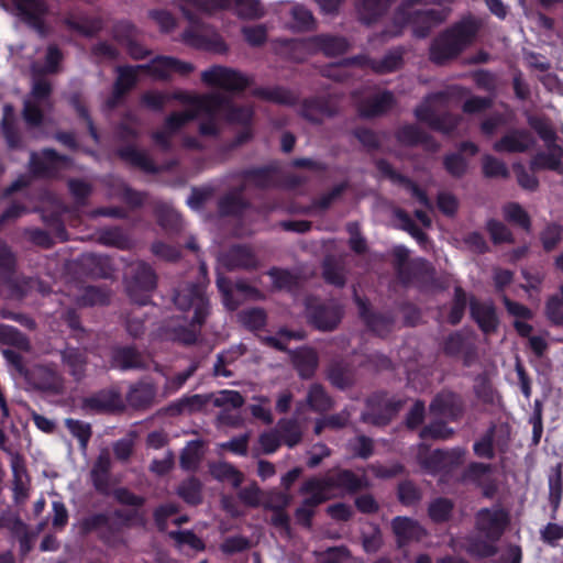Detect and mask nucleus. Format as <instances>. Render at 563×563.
Wrapping results in <instances>:
<instances>
[{
    "instance_id": "1",
    "label": "nucleus",
    "mask_w": 563,
    "mask_h": 563,
    "mask_svg": "<svg viewBox=\"0 0 563 563\" xmlns=\"http://www.w3.org/2000/svg\"><path fill=\"white\" fill-rule=\"evenodd\" d=\"M113 498L122 506L131 509L115 508L111 512H92L79 522L80 533L88 536L96 533L97 539L110 549H117L128 544L125 531L130 528H145L147 519L141 508L146 499L134 494L126 487H119L113 490Z\"/></svg>"
},
{
    "instance_id": "2",
    "label": "nucleus",
    "mask_w": 563,
    "mask_h": 563,
    "mask_svg": "<svg viewBox=\"0 0 563 563\" xmlns=\"http://www.w3.org/2000/svg\"><path fill=\"white\" fill-rule=\"evenodd\" d=\"M194 69L195 67L191 63L164 55L154 57L147 64L120 66L118 67V77L113 84L112 93L106 100V107L108 109L118 107L121 99L136 85L139 71H144L158 80H169L172 74L187 76Z\"/></svg>"
},
{
    "instance_id": "3",
    "label": "nucleus",
    "mask_w": 563,
    "mask_h": 563,
    "mask_svg": "<svg viewBox=\"0 0 563 563\" xmlns=\"http://www.w3.org/2000/svg\"><path fill=\"white\" fill-rule=\"evenodd\" d=\"M173 300L177 309L184 312L194 311L188 327L179 325L173 329V338L184 345H194L198 340L201 327L210 314V301L206 295V285L200 282L183 283L175 289Z\"/></svg>"
},
{
    "instance_id": "4",
    "label": "nucleus",
    "mask_w": 563,
    "mask_h": 563,
    "mask_svg": "<svg viewBox=\"0 0 563 563\" xmlns=\"http://www.w3.org/2000/svg\"><path fill=\"white\" fill-rule=\"evenodd\" d=\"M479 29L481 22L476 18L463 16L432 40L429 59L438 66L456 59L474 42Z\"/></svg>"
},
{
    "instance_id": "5",
    "label": "nucleus",
    "mask_w": 563,
    "mask_h": 563,
    "mask_svg": "<svg viewBox=\"0 0 563 563\" xmlns=\"http://www.w3.org/2000/svg\"><path fill=\"white\" fill-rule=\"evenodd\" d=\"M404 405V399L389 398L387 391L377 390L366 399L367 411L362 415V421L375 427L388 426Z\"/></svg>"
},
{
    "instance_id": "6",
    "label": "nucleus",
    "mask_w": 563,
    "mask_h": 563,
    "mask_svg": "<svg viewBox=\"0 0 563 563\" xmlns=\"http://www.w3.org/2000/svg\"><path fill=\"white\" fill-rule=\"evenodd\" d=\"M184 15L190 22V27L181 35L186 45L213 53L227 52L228 46L220 34L209 32L205 23L189 10H184Z\"/></svg>"
},
{
    "instance_id": "7",
    "label": "nucleus",
    "mask_w": 563,
    "mask_h": 563,
    "mask_svg": "<svg viewBox=\"0 0 563 563\" xmlns=\"http://www.w3.org/2000/svg\"><path fill=\"white\" fill-rule=\"evenodd\" d=\"M343 308L335 301H323L316 297L306 300V317L308 323L322 332L335 330L342 318Z\"/></svg>"
},
{
    "instance_id": "8",
    "label": "nucleus",
    "mask_w": 563,
    "mask_h": 563,
    "mask_svg": "<svg viewBox=\"0 0 563 563\" xmlns=\"http://www.w3.org/2000/svg\"><path fill=\"white\" fill-rule=\"evenodd\" d=\"M156 286L157 275L153 267L145 262H140L126 284V292L133 302L145 306L150 302L151 292Z\"/></svg>"
},
{
    "instance_id": "9",
    "label": "nucleus",
    "mask_w": 563,
    "mask_h": 563,
    "mask_svg": "<svg viewBox=\"0 0 563 563\" xmlns=\"http://www.w3.org/2000/svg\"><path fill=\"white\" fill-rule=\"evenodd\" d=\"M509 521L508 511L500 506L495 508H481L475 515L476 530L492 542L500 540Z\"/></svg>"
},
{
    "instance_id": "10",
    "label": "nucleus",
    "mask_w": 563,
    "mask_h": 563,
    "mask_svg": "<svg viewBox=\"0 0 563 563\" xmlns=\"http://www.w3.org/2000/svg\"><path fill=\"white\" fill-rule=\"evenodd\" d=\"M354 302L357 306L360 318L372 333L385 339L394 331L396 314L393 311H373L368 300L358 296L356 291L354 292Z\"/></svg>"
},
{
    "instance_id": "11",
    "label": "nucleus",
    "mask_w": 563,
    "mask_h": 563,
    "mask_svg": "<svg viewBox=\"0 0 563 563\" xmlns=\"http://www.w3.org/2000/svg\"><path fill=\"white\" fill-rule=\"evenodd\" d=\"M69 156L59 154L51 147L42 148L40 153L30 155L29 169L35 178H55L63 166L70 164Z\"/></svg>"
},
{
    "instance_id": "12",
    "label": "nucleus",
    "mask_w": 563,
    "mask_h": 563,
    "mask_svg": "<svg viewBox=\"0 0 563 563\" xmlns=\"http://www.w3.org/2000/svg\"><path fill=\"white\" fill-rule=\"evenodd\" d=\"M493 465L483 462H471L463 470L459 477L462 484H473L481 489L482 496L486 499H493L498 493V482L490 474Z\"/></svg>"
},
{
    "instance_id": "13",
    "label": "nucleus",
    "mask_w": 563,
    "mask_h": 563,
    "mask_svg": "<svg viewBox=\"0 0 563 563\" xmlns=\"http://www.w3.org/2000/svg\"><path fill=\"white\" fill-rule=\"evenodd\" d=\"M449 11L445 9H417L395 19L404 25H411L417 38H426L433 27L446 20Z\"/></svg>"
},
{
    "instance_id": "14",
    "label": "nucleus",
    "mask_w": 563,
    "mask_h": 563,
    "mask_svg": "<svg viewBox=\"0 0 563 563\" xmlns=\"http://www.w3.org/2000/svg\"><path fill=\"white\" fill-rule=\"evenodd\" d=\"M321 478V484L327 486L329 492L339 490L344 495H354L369 487V481L365 474L357 475L347 468H333Z\"/></svg>"
},
{
    "instance_id": "15",
    "label": "nucleus",
    "mask_w": 563,
    "mask_h": 563,
    "mask_svg": "<svg viewBox=\"0 0 563 563\" xmlns=\"http://www.w3.org/2000/svg\"><path fill=\"white\" fill-rule=\"evenodd\" d=\"M201 80L208 86L232 92H242L250 86V79L242 73L219 65L202 71Z\"/></svg>"
},
{
    "instance_id": "16",
    "label": "nucleus",
    "mask_w": 563,
    "mask_h": 563,
    "mask_svg": "<svg viewBox=\"0 0 563 563\" xmlns=\"http://www.w3.org/2000/svg\"><path fill=\"white\" fill-rule=\"evenodd\" d=\"M429 410L451 422H459L466 413V402L461 394L451 389H442L432 398Z\"/></svg>"
},
{
    "instance_id": "17",
    "label": "nucleus",
    "mask_w": 563,
    "mask_h": 563,
    "mask_svg": "<svg viewBox=\"0 0 563 563\" xmlns=\"http://www.w3.org/2000/svg\"><path fill=\"white\" fill-rule=\"evenodd\" d=\"M391 255L394 269L402 284H409L413 278L423 276L429 272L430 265L422 257L408 263L409 250L405 245H396Z\"/></svg>"
},
{
    "instance_id": "18",
    "label": "nucleus",
    "mask_w": 563,
    "mask_h": 563,
    "mask_svg": "<svg viewBox=\"0 0 563 563\" xmlns=\"http://www.w3.org/2000/svg\"><path fill=\"white\" fill-rule=\"evenodd\" d=\"M466 453V449L461 446L450 450L435 449L421 459V465L432 474L450 473L464 463Z\"/></svg>"
},
{
    "instance_id": "19",
    "label": "nucleus",
    "mask_w": 563,
    "mask_h": 563,
    "mask_svg": "<svg viewBox=\"0 0 563 563\" xmlns=\"http://www.w3.org/2000/svg\"><path fill=\"white\" fill-rule=\"evenodd\" d=\"M280 164L278 161L262 166H252L240 172V177L257 189H272L280 187Z\"/></svg>"
},
{
    "instance_id": "20",
    "label": "nucleus",
    "mask_w": 563,
    "mask_h": 563,
    "mask_svg": "<svg viewBox=\"0 0 563 563\" xmlns=\"http://www.w3.org/2000/svg\"><path fill=\"white\" fill-rule=\"evenodd\" d=\"M12 3L24 23L41 36L46 35L45 16L48 13V5L45 0H12Z\"/></svg>"
},
{
    "instance_id": "21",
    "label": "nucleus",
    "mask_w": 563,
    "mask_h": 563,
    "mask_svg": "<svg viewBox=\"0 0 563 563\" xmlns=\"http://www.w3.org/2000/svg\"><path fill=\"white\" fill-rule=\"evenodd\" d=\"M397 142L407 147L422 146L429 153H435L440 143L429 133L424 132L417 124L408 123L401 125L395 133Z\"/></svg>"
},
{
    "instance_id": "22",
    "label": "nucleus",
    "mask_w": 563,
    "mask_h": 563,
    "mask_svg": "<svg viewBox=\"0 0 563 563\" xmlns=\"http://www.w3.org/2000/svg\"><path fill=\"white\" fill-rule=\"evenodd\" d=\"M123 408L121 394L115 388H103L82 399V409L93 413H107Z\"/></svg>"
},
{
    "instance_id": "23",
    "label": "nucleus",
    "mask_w": 563,
    "mask_h": 563,
    "mask_svg": "<svg viewBox=\"0 0 563 563\" xmlns=\"http://www.w3.org/2000/svg\"><path fill=\"white\" fill-rule=\"evenodd\" d=\"M26 384L33 389L58 393L60 389V379L57 372L46 365H33L24 374Z\"/></svg>"
},
{
    "instance_id": "24",
    "label": "nucleus",
    "mask_w": 563,
    "mask_h": 563,
    "mask_svg": "<svg viewBox=\"0 0 563 563\" xmlns=\"http://www.w3.org/2000/svg\"><path fill=\"white\" fill-rule=\"evenodd\" d=\"M471 318L484 334H493L498 330L499 318L492 301H479L472 297L470 301Z\"/></svg>"
},
{
    "instance_id": "25",
    "label": "nucleus",
    "mask_w": 563,
    "mask_h": 563,
    "mask_svg": "<svg viewBox=\"0 0 563 563\" xmlns=\"http://www.w3.org/2000/svg\"><path fill=\"white\" fill-rule=\"evenodd\" d=\"M338 109L325 97L305 98L300 103L299 115L312 124H321L323 118H333Z\"/></svg>"
},
{
    "instance_id": "26",
    "label": "nucleus",
    "mask_w": 563,
    "mask_h": 563,
    "mask_svg": "<svg viewBox=\"0 0 563 563\" xmlns=\"http://www.w3.org/2000/svg\"><path fill=\"white\" fill-rule=\"evenodd\" d=\"M299 45L301 47H311L310 49H317V53H322L327 57L343 55L351 46L346 37L331 34L310 36L308 42Z\"/></svg>"
},
{
    "instance_id": "27",
    "label": "nucleus",
    "mask_w": 563,
    "mask_h": 563,
    "mask_svg": "<svg viewBox=\"0 0 563 563\" xmlns=\"http://www.w3.org/2000/svg\"><path fill=\"white\" fill-rule=\"evenodd\" d=\"M536 143L532 134L526 129H512L493 145L497 153H525Z\"/></svg>"
},
{
    "instance_id": "28",
    "label": "nucleus",
    "mask_w": 563,
    "mask_h": 563,
    "mask_svg": "<svg viewBox=\"0 0 563 563\" xmlns=\"http://www.w3.org/2000/svg\"><path fill=\"white\" fill-rule=\"evenodd\" d=\"M396 100L391 91L385 90L364 99L357 108L363 119H374L386 114L395 106Z\"/></svg>"
},
{
    "instance_id": "29",
    "label": "nucleus",
    "mask_w": 563,
    "mask_h": 563,
    "mask_svg": "<svg viewBox=\"0 0 563 563\" xmlns=\"http://www.w3.org/2000/svg\"><path fill=\"white\" fill-rule=\"evenodd\" d=\"M223 266L228 271L254 269L257 267V258L247 245H232L221 257Z\"/></svg>"
},
{
    "instance_id": "30",
    "label": "nucleus",
    "mask_w": 563,
    "mask_h": 563,
    "mask_svg": "<svg viewBox=\"0 0 563 563\" xmlns=\"http://www.w3.org/2000/svg\"><path fill=\"white\" fill-rule=\"evenodd\" d=\"M391 529L398 547H405L411 541H420L427 533L418 521L401 516L393 519Z\"/></svg>"
},
{
    "instance_id": "31",
    "label": "nucleus",
    "mask_w": 563,
    "mask_h": 563,
    "mask_svg": "<svg viewBox=\"0 0 563 563\" xmlns=\"http://www.w3.org/2000/svg\"><path fill=\"white\" fill-rule=\"evenodd\" d=\"M62 23L69 31H74L86 37L95 36L102 29L99 19L90 18L84 13L68 12L63 16Z\"/></svg>"
},
{
    "instance_id": "32",
    "label": "nucleus",
    "mask_w": 563,
    "mask_h": 563,
    "mask_svg": "<svg viewBox=\"0 0 563 563\" xmlns=\"http://www.w3.org/2000/svg\"><path fill=\"white\" fill-rule=\"evenodd\" d=\"M251 95L260 100L279 106L294 107L298 103V96L283 86L255 87L251 90Z\"/></svg>"
},
{
    "instance_id": "33",
    "label": "nucleus",
    "mask_w": 563,
    "mask_h": 563,
    "mask_svg": "<svg viewBox=\"0 0 563 563\" xmlns=\"http://www.w3.org/2000/svg\"><path fill=\"white\" fill-rule=\"evenodd\" d=\"M243 191L244 187L241 186L218 200V212L221 217H240L250 208L251 205L243 197Z\"/></svg>"
},
{
    "instance_id": "34",
    "label": "nucleus",
    "mask_w": 563,
    "mask_h": 563,
    "mask_svg": "<svg viewBox=\"0 0 563 563\" xmlns=\"http://www.w3.org/2000/svg\"><path fill=\"white\" fill-rule=\"evenodd\" d=\"M62 362L68 367L69 375L80 382L86 376L88 356L85 349L66 346L60 352Z\"/></svg>"
},
{
    "instance_id": "35",
    "label": "nucleus",
    "mask_w": 563,
    "mask_h": 563,
    "mask_svg": "<svg viewBox=\"0 0 563 563\" xmlns=\"http://www.w3.org/2000/svg\"><path fill=\"white\" fill-rule=\"evenodd\" d=\"M327 378L338 389L344 390L354 385V371L345 360H333L327 369Z\"/></svg>"
},
{
    "instance_id": "36",
    "label": "nucleus",
    "mask_w": 563,
    "mask_h": 563,
    "mask_svg": "<svg viewBox=\"0 0 563 563\" xmlns=\"http://www.w3.org/2000/svg\"><path fill=\"white\" fill-rule=\"evenodd\" d=\"M321 477L312 476L305 481L299 488L301 495H310L301 504L311 510H314L330 498L328 487L321 484Z\"/></svg>"
},
{
    "instance_id": "37",
    "label": "nucleus",
    "mask_w": 563,
    "mask_h": 563,
    "mask_svg": "<svg viewBox=\"0 0 563 563\" xmlns=\"http://www.w3.org/2000/svg\"><path fill=\"white\" fill-rule=\"evenodd\" d=\"M290 503V497L288 494L278 493L275 496V501L266 503L264 508L273 511V516L271 518V525L275 528H278L285 531L287 534H290V517L286 512V508Z\"/></svg>"
},
{
    "instance_id": "38",
    "label": "nucleus",
    "mask_w": 563,
    "mask_h": 563,
    "mask_svg": "<svg viewBox=\"0 0 563 563\" xmlns=\"http://www.w3.org/2000/svg\"><path fill=\"white\" fill-rule=\"evenodd\" d=\"M118 156L131 166L137 167L148 174H156L157 166L153 159L143 151L136 148L134 145H125L118 150Z\"/></svg>"
},
{
    "instance_id": "39",
    "label": "nucleus",
    "mask_w": 563,
    "mask_h": 563,
    "mask_svg": "<svg viewBox=\"0 0 563 563\" xmlns=\"http://www.w3.org/2000/svg\"><path fill=\"white\" fill-rule=\"evenodd\" d=\"M406 49L404 46H396L387 51L382 58H373L372 71L377 75H387L402 68Z\"/></svg>"
},
{
    "instance_id": "40",
    "label": "nucleus",
    "mask_w": 563,
    "mask_h": 563,
    "mask_svg": "<svg viewBox=\"0 0 563 563\" xmlns=\"http://www.w3.org/2000/svg\"><path fill=\"white\" fill-rule=\"evenodd\" d=\"M153 212L157 224L167 233H178L181 230L183 221L178 212L163 201L154 203Z\"/></svg>"
},
{
    "instance_id": "41",
    "label": "nucleus",
    "mask_w": 563,
    "mask_h": 563,
    "mask_svg": "<svg viewBox=\"0 0 563 563\" xmlns=\"http://www.w3.org/2000/svg\"><path fill=\"white\" fill-rule=\"evenodd\" d=\"M229 103V97L221 93H206L197 95L194 100V107L190 111L205 113L208 117H216L219 111H224L225 106Z\"/></svg>"
},
{
    "instance_id": "42",
    "label": "nucleus",
    "mask_w": 563,
    "mask_h": 563,
    "mask_svg": "<svg viewBox=\"0 0 563 563\" xmlns=\"http://www.w3.org/2000/svg\"><path fill=\"white\" fill-rule=\"evenodd\" d=\"M0 128L7 146L10 150H18L22 147V137L15 124L14 109L10 103L4 104L3 107V115L1 119Z\"/></svg>"
},
{
    "instance_id": "43",
    "label": "nucleus",
    "mask_w": 563,
    "mask_h": 563,
    "mask_svg": "<svg viewBox=\"0 0 563 563\" xmlns=\"http://www.w3.org/2000/svg\"><path fill=\"white\" fill-rule=\"evenodd\" d=\"M292 362L298 375L303 379H310L319 366V356L313 349L306 347L295 352Z\"/></svg>"
},
{
    "instance_id": "44",
    "label": "nucleus",
    "mask_w": 563,
    "mask_h": 563,
    "mask_svg": "<svg viewBox=\"0 0 563 563\" xmlns=\"http://www.w3.org/2000/svg\"><path fill=\"white\" fill-rule=\"evenodd\" d=\"M111 364L121 371L143 368L140 352L134 346H118L112 350Z\"/></svg>"
},
{
    "instance_id": "45",
    "label": "nucleus",
    "mask_w": 563,
    "mask_h": 563,
    "mask_svg": "<svg viewBox=\"0 0 563 563\" xmlns=\"http://www.w3.org/2000/svg\"><path fill=\"white\" fill-rule=\"evenodd\" d=\"M156 397V388L151 383L139 382L130 387L126 400L132 408H148Z\"/></svg>"
},
{
    "instance_id": "46",
    "label": "nucleus",
    "mask_w": 563,
    "mask_h": 563,
    "mask_svg": "<svg viewBox=\"0 0 563 563\" xmlns=\"http://www.w3.org/2000/svg\"><path fill=\"white\" fill-rule=\"evenodd\" d=\"M550 152H539L530 161V168L536 170L548 169L559 172L561 168V158L563 150L555 143L548 144Z\"/></svg>"
},
{
    "instance_id": "47",
    "label": "nucleus",
    "mask_w": 563,
    "mask_h": 563,
    "mask_svg": "<svg viewBox=\"0 0 563 563\" xmlns=\"http://www.w3.org/2000/svg\"><path fill=\"white\" fill-rule=\"evenodd\" d=\"M110 468L109 456L99 455L95 462L90 476L95 489L101 495H109L110 492Z\"/></svg>"
},
{
    "instance_id": "48",
    "label": "nucleus",
    "mask_w": 563,
    "mask_h": 563,
    "mask_svg": "<svg viewBox=\"0 0 563 563\" xmlns=\"http://www.w3.org/2000/svg\"><path fill=\"white\" fill-rule=\"evenodd\" d=\"M396 0H356L360 20L365 24L376 22Z\"/></svg>"
},
{
    "instance_id": "49",
    "label": "nucleus",
    "mask_w": 563,
    "mask_h": 563,
    "mask_svg": "<svg viewBox=\"0 0 563 563\" xmlns=\"http://www.w3.org/2000/svg\"><path fill=\"white\" fill-rule=\"evenodd\" d=\"M306 402L311 411L323 413L333 408L334 401L321 384H312L307 393Z\"/></svg>"
},
{
    "instance_id": "50",
    "label": "nucleus",
    "mask_w": 563,
    "mask_h": 563,
    "mask_svg": "<svg viewBox=\"0 0 563 563\" xmlns=\"http://www.w3.org/2000/svg\"><path fill=\"white\" fill-rule=\"evenodd\" d=\"M203 443L201 440H191L181 450L179 456V465L184 471L196 472L202 460Z\"/></svg>"
},
{
    "instance_id": "51",
    "label": "nucleus",
    "mask_w": 563,
    "mask_h": 563,
    "mask_svg": "<svg viewBox=\"0 0 563 563\" xmlns=\"http://www.w3.org/2000/svg\"><path fill=\"white\" fill-rule=\"evenodd\" d=\"M68 103L69 106L75 110L78 119L84 121L86 123L87 130L89 135L95 142H99L100 136L98 133V130L93 123V120L89 113V110L82 99V96L80 92L75 91L71 92L68 97Z\"/></svg>"
},
{
    "instance_id": "52",
    "label": "nucleus",
    "mask_w": 563,
    "mask_h": 563,
    "mask_svg": "<svg viewBox=\"0 0 563 563\" xmlns=\"http://www.w3.org/2000/svg\"><path fill=\"white\" fill-rule=\"evenodd\" d=\"M176 493L190 506H198L202 503V483L196 476L184 479L178 485Z\"/></svg>"
},
{
    "instance_id": "53",
    "label": "nucleus",
    "mask_w": 563,
    "mask_h": 563,
    "mask_svg": "<svg viewBox=\"0 0 563 563\" xmlns=\"http://www.w3.org/2000/svg\"><path fill=\"white\" fill-rule=\"evenodd\" d=\"M209 470L213 478L221 482L229 481L233 488H239L244 481L243 473L228 462L213 463Z\"/></svg>"
},
{
    "instance_id": "54",
    "label": "nucleus",
    "mask_w": 563,
    "mask_h": 563,
    "mask_svg": "<svg viewBox=\"0 0 563 563\" xmlns=\"http://www.w3.org/2000/svg\"><path fill=\"white\" fill-rule=\"evenodd\" d=\"M496 430L497 426L495 423H490L481 438L473 443V452L475 456L486 460L495 459Z\"/></svg>"
},
{
    "instance_id": "55",
    "label": "nucleus",
    "mask_w": 563,
    "mask_h": 563,
    "mask_svg": "<svg viewBox=\"0 0 563 563\" xmlns=\"http://www.w3.org/2000/svg\"><path fill=\"white\" fill-rule=\"evenodd\" d=\"M280 442L283 441L287 446L294 448L302 440V432L298 421L294 418H283L277 422V430Z\"/></svg>"
},
{
    "instance_id": "56",
    "label": "nucleus",
    "mask_w": 563,
    "mask_h": 563,
    "mask_svg": "<svg viewBox=\"0 0 563 563\" xmlns=\"http://www.w3.org/2000/svg\"><path fill=\"white\" fill-rule=\"evenodd\" d=\"M454 434V429L449 427L444 420L431 421L419 431V438L421 440L445 441L452 439Z\"/></svg>"
},
{
    "instance_id": "57",
    "label": "nucleus",
    "mask_w": 563,
    "mask_h": 563,
    "mask_svg": "<svg viewBox=\"0 0 563 563\" xmlns=\"http://www.w3.org/2000/svg\"><path fill=\"white\" fill-rule=\"evenodd\" d=\"M0 342L20 351L29 352L31 350L29 338L13 325L0 324Z\"/></svg>"
},
{
    "instance_id": "58",
    "label": "nucleus",
    "mask_w": 563,
    "mask_h": 563,
    "mask_svg": "<svg viewBox=\"0 0 563 563\" xmlns=\"http://www.w3.org/2000/svg\"><path fill=\"white\" fill-rule=\"evenodd\" d=\"M454 510V503L446 497L434 498L428 507V516L434 523L448 522Z\"/></svg>"
},
{
    "instance_id": "59",
    "label": "nucleus",
    "mask_w": 563,
    "mask_h": 563,
    "mask_svg": "<svg viewBox=\"0 0 563 563\" xmlns=\"http://www.w3.org/2000/svg\"><path fill=\"white\" fill-rule=\"evenodd\" d=\"M233 8L244 19H260L264 15V9L258 0H228L223 9Z\"/></svg>"
},
{
    "instance_id": "60",
    "label": "nucleus",
    "mask_w": 563,
    "mask_h": 563,
    "mask_svg": "<svg viewBox=\"0 0 563 563\" xmlns=\"http://www.w3.org/2000/svg\"><path fill=\"white\" fill-rule=\"evenodd\" d=\"M227 121L233 124H240L242 126L253 125L254 121V109L250 106H235L229 98V103L224 109Z\"/></svg>"
},
{
    "instance_id": "61",
    "label": "nucleus",
    "mask_w": 563,
    "mask_h": 563,
    "mask_svg": "<svg viewBox=\"0 0 563 563\" xmlns=\"http://www.w3.org/2000/svg\"><path fill=\"white\" fill-rule=\"evenodd\" d=\"M548 321L555 327H563V285L556 294L551 295L544 308Z\"/></svg>"
},
{
    "instance_id": "62",
    "label": "nucleus",
    "mask_w": 563,
    "mask_h": 563,
    "mask_svg": "<svg viewBox=\"0 0 563 563\" xmlns=\"http://www.w3.org/2000/svg\"><path fill=\"white\" fill-rule=\"evenodd\" d=\"M64 424L69 433L77 439L79 448L86 450L92 437L91 424L74 418L65 419Z\"/></svg>"
},
{
    "instance_id": "63",
    "label": "nucleus",
    "mask_w": 563,
    "mask_h": 563,
    "mask_svg": "<svg viewBox=\"0 0 563 563\" xmlns=\"http://www.w3.org/2000/svg\"><path fill=\"white\" fill-rule=\"evenodd\" d=\"M99 242L106 246H112L120 250H128L131 246L130 238L120 227L101 230L99 233Z\"/></svg>"
},
{
    "instance_id": "64",
    "label": "nucleus",
    "mask_w": 563,
    "mask_h": 563,
    "mask_svg": "<svg viewBox=\"0 0 563 563\" xmlns=\"http://www.w3.org/2000/svg\"><path fill=\"white\" fill-rule=\"evenodd\" d=\"M466 307H467L466 291L461 286H456L454 288V295H453L451 309L448 314V322L451 325H457L462 321V319L465 314Z\"/></svg>"
}]
</instances>
